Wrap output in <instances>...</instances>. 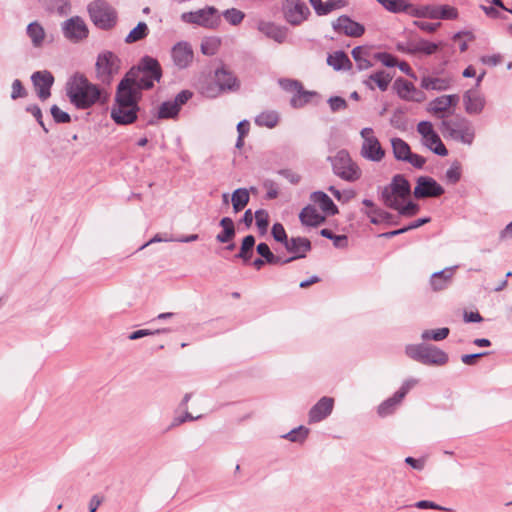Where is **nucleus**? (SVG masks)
Wrapping results in <instances>:
<instances>
[{"mask_svg":"<svg viewBox=\"0 0 512 512\" xmlns=\"http://www.w3.org/2000/svg\"><path fill=\"white\" fill-rule=\"evenodd\" d=\"M65 94L70 104L78 110H87L95 105H103L108 100L105 89L89 81L80 72H75L67 79Z\"/></svg>","mask_w":512,"mask_h":512,"instance_id":"f257e3e1","label":"nucleus"},{"mask_svg":"<svg viewBox=\"0 0 512 512\" xmlns=\"http://www.w3.org/2000/svg\"><path fill=\"white\" fill-rule=\"evenodd\" d=\"M138 89H151L162 78V68L157 59L144 56L138 66L132 67L125 75Z\"/></svg>","mask_w":512,"mask_h":512,"instance_id":"f03ea898","label":"nucleus"},{"mask_svg":"<svg viewBox=\"0 0 512 512\" xmlns=\"http://www.w3.org/2000/svg\"><path fill=\"white\" fill-rule=\"evenodd\" d=\"M328 159L331 162L333 173L342 180L355 182L361 178L362 170L351 158L347 150H339L334 156Z\"/></svg>","mask_w":512,"mask_h":512,"instance_id":"7ed1b4c3","label":"nucleus"},{"mask_svg":"<svg viewBox=\"0 0 512 512\" xmlns=\"http://www.w3.org/2000/svg\"><path fill=\"white\" fill-rule=\"evenodd\" d=\"M407 356L425 365H444L448 355L443 350L429 344H411L405 348Z\"/></svg>","mask_w":512,"mask_h":512,"instance_id":"20e7f679","label":"nucleus"},{"mask_svg":"<svg viewBox=\"0 0 512 512\" xmlns=\"http://www.w3.org/2000/svg\"><path fill=\"white\" fill-rule=\"evenodd\" d=\"M440 129L444 136H449L451 139L466 145H471L475 138L474 126L463 117L443 120Z\"/></svg>","mask_w":512,"mask_h":512,"instance_id":"39448f33","label":"nucleus"},{"mask_svg":"<svg viewBox=\"0 0 512 512\" xmlns=\"http://www.w3.org/2000/svg\"><path fill=\"white\" fill-rule=\"evenodd\" d=\"M87 10L96 27L109 30L116 25L117 12L107 1L94 0L88 4Z\"/></svg>","mask_w":512,"mask_h":512,"instance_id":"423d86ee","label":"nucleus"},{"mask_svg":"<svg viewBox=\"0 0 512 512\" xmlns=\"http://www.w3.org/2000/svg\"><path fill=\"white\" fill-rule=\"evenodd\" d=\"M411 192L408 180L401 174H397L392 178L389 185L385 186L381 191V199L389 208H397L398 202L405 200Z\"/></svg>","mask_w":512,"mask_h":512,"instance_id":"0eeeda50","label":"nucleus"},{"mask_svg":"<svg viewBox=\"0 0 512 512\" xmlns=\"http://www.w3.org/2000/svg\"><path fill=\"white\" fill-rule=\"evenodd\" d=\"M120 59L111 51L100 53L95 64L96 78L104 85H110L120 70Z\"/></svg>","mask_w":512,"mask_h":512,"instance_id":"6e6552de","label":"nucleus"},{"mask_svg":"<svg viewBox=\"0 0 512 512\" xmlns=\"http://www.w3.org/2000/svg\"><path fill=\"white\" fill-rule=\"evenodd\" d=\"M362 145L360 155L362 158L371 162H380L385 157V150L382 148L374 131L370 127H365L360 131Z\"/></svg>","mask_w":512,"mask_h":512,"instance_id":"1a4fd4ad","label":"nucleus"},{"mask_svg":"<svg viewBox=\"0 0 512 512\" xmlns=\"http://www.w3.org/2000/svg\"><path fill=\"white\" fill-rule=\"evenodd\" d=\"M181 20L185 23L212 29L219 25L220 15L215 7L208 6L197 11L182 13Z\"/></svg>","mask_w":512,"mask_h":512,"instance_id":"9d476101","label":"nucleus"},{"mask_svg":"<svg viewBox=\"0 0 512 512\" xmlns=\"http://www.w3.org/2000/svg\"><path fill=\"white\" fill-rule=\"evenodd\" d=\"M238 88L239 83L236 77L226 69L220 68L215 72V85H208L203 90V94H205L207 97L214 98L223 91H235Z\"/></svg>","mask_w":512,"mask_h":512,"instance_id":"9b49d317","label":"nucleus"},{"mask_svg":"<svg viewBox=\"0 0 512 512\" xmlns=\"http://www.w3.org/2000/svg\"><path fill=\"white\" fill-rule=\"evenodd\" d=\"M283 13L288 23L297 26L308 18L310 10L302 0H285L283 3Z\"/></svg>","mask_w":512,"mask_h":512,"instance_id":"f8f14e48","label":"nucleus"},{"mask_svg":"<svg viewBox=\"0 0 512 512\" xmlns=\"http://www.w3.org/2000/svg\"><path fill=\"white\" fill-rule=\"evenodd\" d=\"M61 28L64 37L74 43L87 38L89 33L85 21L79 16H74L65 20L61 24Z\"/></svg>","mask_w":512,"mask_h":512,"instance_id":"ddd939ff","label":"nucleus"},{"mask_svg":"<svg viewBox=\"0 0 512 512\" xmlns=\"http://www.w3.org/2000/svg\"><path fill=\"white\" fill-rule=\"evenodd\" d=\"M140 89H138L128 78L124 77L118 84L114 105L138 106L137 98Z\"/></svg>","mask_w":512,"mask_h":512,"instance_id":"4468645a","label":"nucleus"},{"mask_svg":"<svg viewBox=\"0 0 512 512\" xmlns=\"http://www.w3.org/2000/svg\"><path fill=\"white\" fill-rule=\"evenodd\" d=\"M173 64L180 70L188 68L194 59V51L187 41H179L170 51Z\"/></svg>","mask_w":512,"mask_h":512,"instance_id":"2eb2a0df","label":"nucleus"},{"mask_svg":"<svg viewBox=\"0 0 512 512\" xmlns=\"http://www.w3.org/2000/svg\"><path fill=\"white\" fill-rule=\"evenodd\" d=\"M444 193L443 187L437 181L428 176H420L413 194L417 199L439 197Z\"/></svg>","mask_w":512,"mask_h":512,"instance_id":"dca6fc26","label":"nucleus"},{"mask_svg":"<svg viewBox=\"0 0 512 512\" xmlns=\"http://www.w3.org/2000/svg\"><path fill=\"white\" fill-rule=\"evenodd\" d=\"M32 84L36 90L37 96L42 101L51 96V87L54 83V76L50 71H36L31 75Z\"/></svg>","mask_w":512,"mask_h":512,"instance_id":"f3484780","label":"nucleus"},{"mask_svg":"<svg viewBox=\"0 0 512 512\" xmlns=\"http://www.w3.org/2000/svg\"><path fill=\"white\" fill-rule=\"evenodd\" d=\"M284 247L292 254L291 257L283 259V263L287 264L296 259L305 258L311 250V242L305 237H292L285 242Z\"/></svg>","mask_w":512,"mask_h":512,"instance_id":"a211bd4d","label":"nucleus"},{"mask_svg":"<svg viewBox=\"0 0 512 512\" xmlns=\"http://www.w3.org/2000/svg\"><path fill=\"white\" fill-rule=\"evenodd\" d=\"M332 27L336 33L344 34L349 37H360L365 32V28L362 24L352 20L347 15L339 16L332 22Z\"/></svg>","mask_w":512,"mask_h":512,"instance_id":"6ab92c4d","label":"nucleus"},{"mask_svg":"<svg viewBox=\"0 0 512 512\" xmlns=\"http://www.w3.org/2000/svg\"><path fill=\"white\" fill-rule=\"evenodd\" d=\"M334 399L332 397L324 396L311 407L308 413L309 423H318L326 419L333 411Z\"/></svg>","mask_w":512,"mask_h":512,"instance_id":"aec40b11","label":"nucleus"},{"mask_svg":"<svg viewBox=\"0 0 512 512\" xmlns=\"http://www.w3.org/2000/svg\"><path fill=\"white\" fill-rule=\"evenodd\" d=\"M465 111L470 115L480 114L485 107V97L476 89H469L463 95Z\"/></svg>","mask_w":512,"mask_h":512,"instance_id":"412c9836","label":"nucleus"},{"mask_svg":"<svg viewBox=\"0 0 512 512\" xmlns=\"http://www.w3.org/2000/svg\"><path fill=\"white\" fill-rule=\"evenodd\" d=\"M394 87L398 96L403 100L420 102L424 99L423 92L419 91L413 83L407 80L397 79Z\"/></svg>","mask_w":512,"mask_h":512,"instance_id":"4be33fe9","label":"nucleus"},{"mask_svg":"<svg viewBox=\"0 0 512 512\" xmlns=\"http://www.w3.org/2000/svg\"><path fill=\"white\" fill-rule=\"evenodd\" d=\"M138 106H125L113 105L111 108V118L116 124L129 125L136 121Z\"/></svg>","mask_w":512,"mask_h":512,"instance_id":"5701e85b","label":"nucleus"},{"mask_svg":"<svg viewBox=\"0 0 512 512\" xmlns=\"http://www.w3.org/2000/svg\"><path fill=\"white\" fill-rule=\"evenodd\" d=\"M257 29L266 37L273 39L277 43H283L287 38V28L273 22L260 21L257 25Z\"/></svg>","mask_w":512,"mask_h":512,"instance_id":"b1692460","label":"nucleus"},{"mask_svg":"<svg viewBox=\"0 0 512 512\" xmlns=\"http://www.w3.org/2000/svg\"><path fill=\"white\" fill-rule=\"evenodd\" d=\"M457 266L448 267L432 274L430 279L431 287L434 291L445 289L452 280L454 270Z\"/></svg>","mask_w":512,"mask_h":512,"instance_id":"393cba45","label":"nucleus"},{"mask_svg":"<svg viewBox=\"0 0 512 512\" xmlns=\"http://www.w3.org/2000/svg\"><path fill=\"white\" fill-rule=\"evenodd\" d=\"M459 102V96L456 94L452 95H442L434 99L430 106L431 111L434 114H439L447 111L450 107H454Z\"/></svg>","mask_w":512,"mask_h":512,"instance_id":"a878e982","label":"nucleus"},{"mask_svg":"<svg viewBox=\"0 0 512 512\" xmlns=\"http://www.w3.org/2000/svg\"><path fill=\"white\" fill-rule=\"evenodd\" d=\"M219 225L222 230L216 235V241L222 244L231 242L236 235L234 221L230 217H223Z\"/></svg>","mask_w":512,"mask_h":512,"instance_id":"bb28decb","label":"nucleus"},{"mask_svg":"<svg viewBox=\"0 0 512 512\" xmlns=\"http://www.w3.org/2000/svg\"><path fill=\"white\" fill-rule=\"evenodd\" d=\"M311 200L318 204L321 210L327 215H335L338 213V208L332 199L322 191H316L311 194Z\"/></svg>","mask_w":512,"mask_h":512,"instance_id":"cd10ccee","label":"nucleus"},{"mask_svg":"<svg viewBox=\"0 0 512 512\" xmlns=\"http://www.w3.org/2000/svg\"><path fill=\"white\" fill-rule=\"evenodd\" d=\"M392 78H393V76L390 73H387L386 71L381 70V71L371 74L368 77V79L365 80L363 83L369 89L373 90L374 89V85L372 84V82H373L377 85V87L381 91H386L388 89V86H389Z\"/></svg>","mask_w":512,"mask_h":512,"instance_id":"c85d7f7f","label":"nucleus"},{"mask_svg":"<svg viewBox=\"0 0 512 512\" xmlns=\"http://www.w3.org/2000/svg\"><path fill=\"white\" fill-rule=\"evenodd\" d=\"M299 219L303 225L313 227L318 226L325 221V217L322 216L316 208L310 205L302 209L299 214Z\"/></svg>","mask_w":512,"mask_h":512,"instance_id":"c756f323","label":"nucleus"},{"mask_svg":"<svg viewBox=\"0 0 512 512\" xmlns=\"http://www.w3.org/2000/svg\"><path fill=\"white\" fill-rule=\"evenodd\" d=\"M451 86V79L424 76L421 79V87L426 90L445 91Z\"/></svg>","mask_w":512,"mask_h":512,"instance_id":"7c9ffc66","label":"nucleus"},{"mask_svg":"<svg viewBox=\"0 0 512 512\" xmlns=\"http://www.w3.org/2000/svg\"><path fill=\"white\" fill-rule=\"evenodd\" d=\"M26 32L34 47L39 48L43 45L46 33L43 26L39 22L34 21L30 23L27 26Z\"/></svg>","mask_w":512,"mask_h":512,"instance_id":"2f4dec72","label":"nucleus"},{"mask_svg":"<svg viewBox=\"0 0 512 512\" xmlns=\"http://www.w3.org/2000/svg\"><path fill=\"white\" fill-rule=\"evenodd\" d=\"M424 146L430 149L432 152L439 156H447L448 150L445 145L441 141L439 135L436 132H433L431 135L427 136L422 140Z\"/></svg>","mask_w":512,"mask_h":512,"instance_id":"473e14b6","label":"nucleus"},{"mask_svg":"<svg viewBox=\"0 0 512 512\" xmlns=\"http://www.w3.org/2000/svg\"><path fill=\"white\" fill-rule=\"evenodd\" d=\"M327 63L335 70H345L351 67V61L343 51H337L327 57Z\"/></svg>","mask_w":512,"mask_h":512,"instance_id":"72a5a7b5","label":"nucleus"},{"mask_svg":"<svg viewBox=\"0 0 512 512\" xmlns=\"http://www.w3.org/2000/svg\"><path fill=\"white\" fill-rule=\"evenodd\" d=\"M408 15L418 18H430L437 19L436 6L433 5H422L415 6L409 3Z\"/></svg>","mask_w":512,"mask_h":512,"instance_id":"f704fd0d","label":"nucleus"},{"mask_svg":"<svg viewBox=\"0 0 512 512\" xmlns=\"http://www.w3.org/2000/svg\"><path fill=\"white\" fill-rule=\"evenodd\" d=\"M255 245V237L247 235L243 238L240 251L235 255L236 258L242 259L244 263H248L253 256V248Z\"/></svg>","mask_w":512,"mask_h":512,"instance_id":"c9c22d12","label":"nucleus"},{"mask_svg":"<svg viewBox=\"0 0 512 512\" xmlns=\"http://www.w3.org/2000/svg\"><path fill=\"white\" fill-rule=\"evenodd\" d=\"M40 4L50 12H56L59 15H66L70 11V4L66 0H38Z\"/></svg>","mask_w":512,"mask_h":512,"instance_id":"e433bc0d","label":"nucleus"},{"mask_svg":"<svg viewBox=\"0 0 512 512\" xmlns=\"http://www.w3.org/2000/svg\"><path fill=\"white\" fill-rule=\"evenodd\" d=\"M250 199L249 192L246 188L236 189L231 196V202L234 212H239L245 208Z\"/></svg>","mask_w":512,"mask_h":512,"instance_id":"4c0bfd02","label":"nucleus"},{"mask_svg":"<svg viewBox=\"0 0 512 512\" xmlns=\"http://www.w3.org/2000/svg\"><path fill=\"white\" fill-rule=\"evenodd\" d=\"M438 48L439 44L421 39L416 43H410L409 51H411V54L422 53L424 55H432Z\"/></svg>","mask_w":512,"mask_h":512,"instance_id":"58836bf2","label":"nucleus"},{"mask_svg":"<svg viewBox=\"0 0 512 512\" xmlns=\"http://www.w3.org/2000/svg\"><path fill=\"white\" fill-rule=\"evenodd\" d=\"M394 157L397 160L405 161L411 153L410 146L401 138H393L391 140Z\"/></svg>","mask_w":512,"mask_h":512,"instance_id":"ea45409f","label":"nucleus"},{"mask_svg":"<svg viewBox=\"0 0 512 512\" xmlns=\"http://www.w3.org/2000/svg\"><path fill=\"white\" fill-rule=\"evenodd\" d=\"M387 11L391 13H406L408 14L409 2L407 0H376Z\"/></svg>","mask_w":512,"mask_h":512,"instance_id":"a19ab883","label":"nucleus"},{"mask_svg":"<svg viewBox=\"0 0 512 512\" xmlns=\"http://www.w3.org/2000/svg\"><path fill=\"white\" fill-rule=\"evenodd\" d=\"M351 54L359 70H366L372 66V63L368 60V50L366 48L357 46Z\"/></svg>","mask_w":512,"mask_h":512,"instance_id":"79ce46f5","label":"nucleus"},{"mask_svg":"<svg viewBox=\"0 0 512 512\" xmlns=\"http://www.w3.org/2000/svg\"><path fill=\"white\" fill-rule=\"evenodd\" d=\"M279 121V115L275 111H265L255 118L256 125L260 127L274 128Z\"/></svg>","mask_w":512,"mask_h":512,"instance_id":"37998d69","label":"nucleus"},{"mask_svg":"<svg viewBox=\"0 0 512 512\" xmlns=\"http://www.w3.org/2000/svg\"><path fill=\"white\" fill-rule=\"evenodd\" d=\"M257 253L260 254L268 264L284 265L283 258L274 255L266 243H259L256 247Z\"/></svg>","mask_w":512,"mask_h":512,"instance_id":"c03bdc74","label":"nucleus"},{"mask_svg":"<svg viewBox=\"0 0 512 512\" xmlns=\"http://www.w3.org/2000/svg\"><path fill=\"white\" fill-rule=\"evenodd\" d=\"M149 29L145 22H139L135 28L126 36L125 42L128 44L140 41L148 35Z\"/></svg>","mask_w":512,"mask_h":512,"instance_id":"a18cd8bd","label":"nucleus"},{"mask_svg":"<svg viewBox=\"0 0 512 512\" xmlns=\"http://www.w3.org/2000/svg\"><path fill=\"white\" fill-rule=\"evenodd\" d=\"M313 96H315L314 92L305 91L303 88L299 89L290 100L291 106L294 108H301L309 103Z\"/></svg>","mask_w":512,"mask_h":512,"instance_id":"49530a36","label":"nucleus"},{"mask_svg":"<svg viewBox=\"0 0 512 512\" xmlns=\"http://www.w3.org/2000/svg\"><path fill=\"white\" fill-rule=\"evenodd\" d=\"M401 401L402 400L400 398H398L397 394L395 393L392 397H390L387 400L383 401L378 406V414L381 417H385L387 415H390L391 413L394 412V410L396 409L397 405H399Z\"/></svg>","mask_w":512,"mask_h":512,"instance_id":"de8ad7c7","label":"nucleus"},{"mask_svg":"<svg viewBox=\"0 0 512 512\" xmlns=\"http://www.w3.org/2000/svg\"><path fill=\"white\" fill-rule=\"evenodd\" d=\"M179 110L177 105L172 103L171 100L163 102L158 110L159 119H169L177 117Z\"/></svg>","mask_w":512,"mask_h":512,"instance_id":"09e8293b","label":"nucleus"},{"mask_svg":"<svg viewBox=\"0 0 512 512\" xmlns=\"http://www.w3.org/2000/svg\"><path fill=\"white\" fill-rule=\"evenodd\" d=\"M365 214L370 217V221L373 224H380L383 222H389L392 219V214L379 208L365 211Z\"/></svg>","mask_w":512,"mask_h":512,"instance_id":"8fccbe9b","label":"nucleus"},{"mask_svg":"<svg viewBox=\"0 0 512 512\" xmlns=\"http://www.w3.org/2000/svg\"><path fill=\"white\" fill-rule=\"evenodd\" d=\"M449 328L443 327L435 330H425L421 334V338L423 340H434V341H441L447 338L449 335Z\"/></svg>","mask_w":512,"mask_h":512,"instance_id":"3c124183","label":"nucleus"},{"mask_svg":"<svg viewBox=\"0 0 512 512\" xmlns=\"http://www.w3.org/2000/svg\"><path fill=\"white\" fill-rule=\"evenodd\" d=\"M222 15L224 19L233 26L239 25L245 17V14L236 8L227 9Z\"/></svg>","mask_w":512,"mask_h":512,"instance_id":"603ef678","label":"nucleus"},{"mask_svg":"<svg viewBox=\"0 0 512 512\" xmlns=\"http://www.w3.org/2000/svg\"><path fill=\"white\" fill-rule=\"evenodd\" d=\"M309 2L319 16L327 15L334 10L332 1L329 0L326 3H323L322 0H309Z\"/></svg>","mask_w":512,"mask_h":512,"instance_id":"864d4df0","label":"nucleus"},{"mask_svg":"<svg viewBox=\"0 0 512 512\" xmlns=\"http://www.w3.org/2000/svg\"><path fill=\"white\" fill-rule=\"evenodd\" d=\"M437 19H456L458 11L456 8L449 5L436 6Z\"/></svg>","mask_w":512,"mask_h":512,"instance_id":"5fc2aeb1","label":"nucleus"},{"mask_svg":"<svg viewBox=\"0 0 512 512\" xmlns=\"http://www.w3.org/2000/svg\"><path fill=\"white\" fill-rule=\"evenodd\" d=\"M255 220L258 230L261 234H265L267 232V228L269 225V215L267 211L263 209H259L255 212Z\"/></svg>","mask_w":512,"mask_h":512,"instance_id":"6e6d98bb","label":"nucleus"},{"mask_svg":"<svg viewBox=\"0 0 512 512\" xmlns=\"http://www.w3.org/2000/svg\"><path fill=\"white\" fill-rule=\"evenodd\" d=\"M309 430L303 426H300L284 435V438L291 442H302L306 439Z\"/></svg>","mask_w":512,"mask_h":512,"instance_id":"4d7b16f0","label":"nucleus"},{"mask_svg":"<svg viewBox=\"0 0 512 512\" xmlns=\"http://www.w3.org/2000/svg\"><path fill=\"white\" fill-rule=\"evenodd\" d=\"M397 210L402 216H414L419 211V205L414 202H408L406 205L402 204V201L398 202V207L393 208Z\"/></svg>","mask_w":512,"mask_h":512,"instance_id":"13d9d810","label":"nucleus"},{"mask_svg":"<svg viewBox=\"0 0 512 512\" xmlns=\"http://www.w3.org/2000/svg\"><path fill=\"white\" fill-rule=\"evenodd\" d=\"M450 184H456L461 178V166L458 162L453 163L445 174Z\"/></svg>","mask_w":512,"mask_h":512,"instance_id":"bf43d9fd","label":"nucleus"},{"mask_svg":"<svg viewBox=\"0 0 512 512\" xmlns=\"http://www.w3.org/2000/svg\"><path fill=\"white\" fill-rule=\"evenodd\" d=\"M50 112L56 123H69L71 121L70 115L62 111L57 105H53Z\"/></svg>","mask_w":512,"mask_h":512,"instance_id":"052dcab7","label":"nucleus"},{"mask_svg":"<svg viewBox=\"0 0 512 512\" xmlns=\"http://www.w3.org/2000/svg\"><path fill=\"white\" fill-rule=\"evenodd\" d=\"M271 234L275 241L282 243L283 245L288 240L286 231L281 223H275L272 226Z\"/></svg>","mask_w":512,"mask_h":512,"instance_id":"680f3d73","label":"nucleus"},{"mask_svg":"<svg viewBox=\"0 0 512 512\" xmlns=\"http://www.w3.org/2000/svg\"><path fill=\"white\" fill-rule=\"evenodd\" d=\"M11 98L16 100L18 98H24L27 95L26 89L23 87L22 82L19 79H15L12 83Z\"/></svg>","mask_w":512,"mask_h":512,"instance_id":"e2e57ef3","label":"nucleus"},{"mask_svg":"<svg viewBox=\"0 0 512 512\" xmlns=\"http://www.w3.org/2000/svg\"><path fill=\"white\" fill-rule=\"evenodd\" d=\"M328 104L332 112L344 110L347 107V102L344 98L333 96L328 99Z\"/></svg>","mask_w":512,"mask_h":512,"instance_id":"0e129e2a","label":"nucleus"},{"mask_svg":"<svg viewBox=\"0 0 512 512\" xmlns=\"http://www.w3.org/2000/svg\"><path fill=\"white\" fill-rule=\"evenodd\" d=\"M375 57L386 67H395L397 65V58L389 53L380 52Z\"/></svg>","mask_w":512,"mask_h":512,"instance_id":"69168bd1","label":"nucleus"},{"mask_svg":"<svg viewBox=\"0 0 512 512\" xmlns=\"http://www.w3.org/2000/svg\"><path fill=\"white\" fill-rule=\"evenodd\" d=\"M279 84L285 91L289 92L296 93L299 89H302V84L297 80L281 79Z\"/></svg>","mask_w":512,"mask_h":512,"instance_id":"338daca9","label":"nucleus"},{"mask_svg":"<svg viewBox=\"0 0 512 512\" xmlns=\"http://www.w3.org/2000/svg\"><path fill=\"white\" fill-rule=\"evenodd\" d=\"M263 187L267 190L266 198L267 199H275L279 195L278 186L272 180H265L263 183Z\"/></svg>","mask_w":512,"mask_h":512,"instance_id":"774afa93","label":"nucleus"}]
</instances>
